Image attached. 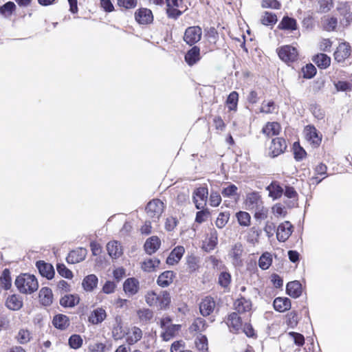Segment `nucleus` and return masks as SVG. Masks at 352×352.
Segmentation results:
<instances>
[{
  "instance_id": "obj_1",
  "label": "nucleus",
  "mask_w": 352,
  "mask_h": 352,
  "mask_svg": "<svg viewBox=\"0 0 352 352\" xmlns=\"http://www.w3.org/2000/svg\"><path fill=\"white\" fill-rule=\"evenodd\" d=\"M144 300L150 307L156 308L159 311L168 309L171 304V296L167 290L159 292L154 290L148 291L144 296Z\"/></svg>"
},
{
  "instance_id": "obj_2",
  "label": "nucleus",
  "mask_w": 352,
  "mask_h": 352,
  "mask_svg": "<svg viewBox=\"0 0 352 352\" xmlns=\"http://www.w3.org/2000/svg\"><path fill=\"white\" fill-rule=\"evenodd\" d=\"M14 283L18 290L22 294H30L38 288L36 278L30 274H21L15 279Z\"/></svg>"
},
{
  "instance_id": "obj_3",
  "label": "nucleus",
  "mask_w": 352,
  "mask_h": 352,
  "mask_svg": "<svg viewBox=\"0 0 352 352\" xmlns=\"http://www.w3.org/2000/svg\"><path fill=\"white\" fill-rule=\"evenodd\" d=\"M334 61L341 67H346L352 63V49L350 44L344 41L340 43L333 54Z\"/></svg>"
},
{
  "instance_id": "obj_4",
  "label": "nucleus",
  "mask_w": 352,
  "mask_h": 352,
  "mask_svg": "<svg viewBox=\"0 0 352 352\" xmlns=\"http://www.w3.org/2000/svg\"><path fill=\"white\" fill-rule=\"evenodd\" d=\"M276 52L280 59L288 65L296 62L299 58L298 50L290 45L279 47Z\"/></svg>"
},
{
  "instance_id": "obj_5",
  "label": "nucleus",
  "mask_w": 352,
  "mask_h": 352,
  "mask_svg": "<svg viewBox=\"0 0 352 352\" xmlns=\"http://www.w3.org/2000/svg\"><path fill=\"white\" fill-rule=\"evenodd\" d=\"M305 139L313 148H318L322 141V134L314 125L308 124L304 127Z\"/></svg>"
},
{
  "instance_id": "obj_6",
  "label": "nucleus",
  "mask_w": 352,
  "mask_h": 352,
  "mask_svg": "<svg viewBox=\"0 0 352 352\" xmlns=\"http://www.w3.org/2000/svg\"><path fill=\"white\" fill-rule=\"evenodd\" d=\"M165 209L164 203L160 199H153L146 205L145 211L147 216L153 221H157Z\"/></svg>"
},
{
  "instance_id": "obj_7",
  "label": "nucleus",
  "mask_w": 352,
  "mask_h": 352,
  "mask_svg": "<svg viewBox=\"0 0 352 352\" xmlns=\"http://www.w3.org/2000/svg\"><path fill=\"white\" fill-rule=\"evenodd\" d=\"M287 148L286 140L283 137L272 138L268 146V157L275 158L283 154Z\"/></svg>"
},
{
  "instance_id": "obj_8",
  "label": "nucleus",
  "mask_w": 352,
  "mask_h": 352,
  "mask_svg": "<svg viewBox=\"0 0 352 352\" xmlns=\"http://www.w3.org/2000/svg\"><path fill=\"white\" fill-rule=\"evenodd\" d=\"M134 19L140 25H148L153 23L154 15L151 9L142 7L135 11Z\"/></svg>"
},
{
  "instance_id": "obj_9",
  "label": "nucleus",
  "mask_w": 352,
  "mask_h": 352,
  "mask_svg": "<svg viewBox=\"0 0 352 352\" xmlns=\"http://www.w3.org/2000/svg\"><path fill=\"white\" fill-rule=\"evenodd\" d=\"M202 36V30L198 25L190 26L186 29L184 41L190 46L198 43Z\"/></svg>"
},
{
  "instance_id": "obj_10",
  "label": "nucleus",
  "mask_w": 352,
  "mask_h": 352,
  "mask_svg": "<svg viewBox=\"0 0 352 352\" xmlns=\"http://www.w3.org/2000/svg\"><path fill=\"white\" fill-rule=\"evenodd\" d=\"M208 189L206 186L197 188L192 194V201L197 210L203 208L206 204Z\"/></svg>"
},
{
  "instance_id": "obj_11",
  "label": "nucleus",
  "mask_w": 352,
  "mask_h": 352,
  "mask_svg": "<svg viewBox=\"0 0 352 352\" xmlns=\"http://www.w3.org/2000/svg\"><path fill=\"white\" fill-rule=\"evenodd\" d=\"M216 307V302L213 297L207 296L201 299L199 309V312L204 317H207L211 315Z\"/></svg>"
},
{
  "instance_id": "obj_12",
  "label": "nucleus",
  "mask_w": 352,
  "mask_h": 352,
  "mask_svg": "<svg viewBox=\"0 0 352 352\" xmlns=\"http://www.w3.org/2000/svg\"><path fill=\"white\" fill-rule=\"evenodd\" d=\"M166 4V13L169 19H177L183 13L179 10L183 0H165Z\"/></svg>"
},
{
  "instance_id": "obj_13",
  "label": "nucleus",
  "mask_w": 352,
  "mask_h": 352,
  "mask_svg": "<svg viewBox=\"0 0 352 352\" xmlns=\"http://www.w3.org/2000/svg\"><path fill=\"white\" fill-rule=\"evenodd\" d=\"M244 204L245 208L249 210H253L261 205H263V201L262 199L261 195H260V192L257 191H253L247 193L244 200Z\"/></svg>"
},
{
  "instance_id": "obj_14",
  "label": "nucleus",
  "mask_w": 352,
  "mask_h": 352,
  "mask_svg": "<svg viewBox=\"0 0 352 352\" xmlns=\"http://www.w3.org/2000/svg\"><path fill=\"white\" fill-rule=\"evenodd\" d=\"M239 314L238 312H232L228 316L226 319V324L230 332L233 333H239L243 327L242 319Z\"/></svg>"
},
{
  "instance_id": "obj_15",
  "label": "nucleus",
  "mask_w": 352,
  "mask_h": 352,
  "mask_svg": "<svg viewBox=\"0 0 352 352\" xmlns=\"http://www.w3.org/2000/svg\"><path fill=\"white\" fill-rule=\"evenodd\" d=\"M36 267L41 276L52 280L55 276V271L51 263L40 260L36 262Z\"/></svg>"
},
{
  "instance_id": "obj_16",
  "label": "nucleus",
  "mask_w": 352,
  "mask_h": 352,
  "mask_svg": "<svg viewBox=\"0 0 352 352\" xmlns=\"http://www.w3.org/2000/svg\"><path fill=\"white\" fill-rule=\"evenodd\" d=\"M124 337L129 345H133L142 338V331L138 327H131L124 332Z\"/></svg>"
},
{
  "instance_id": "obj_17",
  "label": "nucleus",
  "mask_w": 352,
  "mask_h": 352,
  "mask_svg": "<svg viewBox=\"0 0 352 352\" xmlns=\"http://www.w3.org/2000/svg\"><path fill=\"white\" fill-rule=\"evenodd\" d=\"M293 232V226L288 221L281 223L277 228L276 238L280 242L286 241Z\"/></svg>"
},
{
  "instance_id": "obj_18",
  "label": "nucleus",
  "mask_w": 352,
  "mask_h": 352,
  "mask_svg": "<svg viewBox=\"0 0 352 352\" xmlns=\"http://www.w3.org/2000/svg\"><path fill=\"white\" fill-rule=\"evenodd\" d=\"M243 252V247L241 243H236L232 245L229 256L232 258V263L234 266L241 267L243 265L242 257Z\"/></svg>"
},
{
  "instance_id": "obj_19",
  "label": "nucleus",
  "mask_w": 352,
  "mask_h": 352,
  "mask_svg": "<svg viewBox=\"0 0 352 352\" xmlns=\"http://www.w3.org/2000/svg\"><path fill=\"white\" fill-rule=\"evenodd\" d=\"M281 126L278 122H267L262 128L261 133L267 138H273L281 132Z\"/></svg>"
},
{
  "instance_id": "obj_20",
  "label": "nucleus",
  "mask_w": 352,
  "mask_h": 352,
  "mask_svg": "<svg viewBox=\"0 0 352 352\" xmlns=\"http://www.w3.org/2000/svg\"><path fill=\"white\" fill-rule=\"evenodd\" d=\"M201 58L200 48L198 46H193L187 51L184 56V60L189 66H193Z\"/></svg>"
},
{
  "instance_id": "obj_21",
  "label": "nucleus",
  "mask_w": 352,
  "mask_h": 352,
  "mask_svg": "<svg viewBox=\"0 0 352 352\" xmlns=\"http://www.w3.org/2000/svg\"><path fill=\"white\" fill-rule=\"evenodd\" d=\"M185 253V249L182 245H177L173 248L166 258V263L168 265L177 264Z\"/></svg>"
},
{
  "instance_id": "obj_22",
  "label": "nucleus",
  "mask_w": 352,
  "mask_h": 352,
  "mask_svg": "<svg viewBox=\"0 0 352 352\" xmlns=\"http://www.w3.org/2000/svg\"><path fill=\"white\" fill-rule=\"evenodd\" d=\"M123 289L129 296L136 294L140 290V283L134 277L126 278L123 283Z\"/></svg>"
},
{
  "instance_id": "obj_23",
  "label": "nucleus",
  "mask_w": 352,
  "mask_h": 352,
  "mask_svg": "<svg viewBox=\"0 0 352 352\" xmlns=\"http://www.w3.org/2000/svg\"><path fill=\"white\" fill-rule=\"evenodd\" d=\"M277 28L280 30L289 31L292 32L298 30L297 21L294 18L288 16H284L278 23Z\"/></svg>"
},
{
  "instance_id": "obj_24",
  "label": "nucleus",
  "mask_w": 352,
  "mask_h": 352,
  "mask_svg": "<svg viewBox=\"0 0 352 352\" xmlns=\"http://www.w3.org/2000/svg\"><path fill=\"white\" fill-rule=\"evenodd\" d=\"M176 274L173 271H164L159 275L157 284L161 287H167L173 283Z\"/></svg>"
},
{
  "instance_id": "obj_25",
  "label": "nucleus",
  "mask_w": 352,
  "mask_h": 352,
  "mask_svg": "<svg viewBox=\"0 0 352 352\" xmlns=\"http://www.w3.org/2000/svg\"><path fill=\"white\" fill-rule=\"evenodd\" d=\"M234 306L236 312L239 314H245L251 311L252 304L250 300L241 296L234 301Z\"/></svg>"
},
{
  "instance_id": "obj_26",
  "label": "nucleus",
  "mask_w": 352,
  "mask_h": 352,
  "mask_svg": "<svg viewBox=\"0 0 352 352\" xmlns=\"http://www.w3.org/2000/svg\"><path fill=\"white\" fill-rule=\"evenodd\" d=\"M86 249L79 248L72 250L66 257L68 263L75 264L83 261L86 256Z\"/></svg>"
},
{
  "instance_id": "obj_27",
  "label": "nucleus",
  "mask_w": 352,
  "mask_h": 352,
  "mask_svg": "<svg viewBox=\"0 0 352 352\" xmlns=\"http://www.w3.org/2000/svg\"><path fill=\"white\" fill-rule=\"evenodd\" d=\"M161 241L157 236H153L146 239L144 243V250L145 252L151 255L156 252L158 249L160 248Z\"/></svg>"
},
{
  "instance_id": "obj_28",
  "label": "nucleus",
  "mask_w": 352,
  "mask_h": 352,
  "mask_svg": "<svg viewBox=\"0 0 352 352\" xmlns=\"http://www.w3.org/2000/svg\"><path fill=\"white\" fill-rule=\"evenodd\" d=\"M327 166L326 164L320 163L317 165L314 168L315 175L310 179L312 184L317 185L320 183L322 180L327 176Z\"/></svg>"
},
{
  "instance_id": "obj_29",
  "label": "nucleus",
  "mask_w": 352,
  "mask_h": 352,
  "mask_svg": "<svg viewBox=\"0 0 352 352\" xmlns=\"http://www.w3.org/2000/svg\"><path fill=\"white\" fill-rule=\"evenodd\" d=\"M106 317V311L102 307H98L90 313L88 321L92 324H98L103 322Z\"/></svg>"
},
{
  "instance_id": "obj_30",
  "label": "nucleus",
  "mask_w": 352,
  "mask_h": 352,
  "mask_svg": "<svg viewBox=\"0 0 352 352\" xmlns=\"http://www.w3.org/2000/svg\"><path fill=\"white\" fill-rule=\"evenodd\" d=\"M52 324L55 328L63 331L69 327L70 320L67 316L58 314L53 317Z\"/></svg>"
},
{
  "instance_id": "obj_31",
  "label": "nucleus",
  "mask_w": 352,
  "mask_h": 352,
  "mask_svg": "<svg viewBox=\"0 0 352 352\" xmlns=\"http://www.w3.org/2000/svg\"><path fill=\"white\" fill-rule=\"evenodd\" d=\"M22 298L17 294H12L8 296L6 300V306L10 310L18 311L23 307Z\"/></svg>"
},
{
  "instance_id": "obj_32",
  "label": "nucleus",
  "mask_w": 352,
  "mask_h": 352,
  "mask_svg": "<svg viewBox=\"0 0 352 352\" xmlns=\"http://www.w3.org/2000/svg\"><path fill=\"white\" fill-rule=\"evenodd\" d=\"M312 61L320 69L328 68L331 63V57L324 53H318L312 57Z\"/></svg>"
},
{
  "instance_id": "obj_33",
  "label": "nucleus",
  "mask_w": 352,
  "mask_h": 352,
  "mask_svg": "<svg viewBox=\"0 0 352 352\" xmlns=\"http://www.w3.org/2000/svg\"><path fill=\"white\" fill-rule=\"evenodd\" d=\"M32 338V333L28 328H21L14 336L16 341L21 345L28 344Z\"/></svg>"
},
{
  "instance_id": "obj_34",
  "label": "nucleus",
  "mask_w": 352,
  "mask_h": 352,
  "mask_svg": "<svg viewBox=\"0 0 352 352\" xmlns=\"http://www.w3.org/2000/svg\"><path fill=\"white\" fill-rule=\"evenodd\" d=\"M182 325L181 324H173L169 327H167L166 329L162 331L161 338L164 341H169L174 338L181 331Z\"/></svg>"
},
{
  "instance_id": "obj_35",
  "label": "nucleus",
  "mask_w": 352,
  "mask_h": 352,
  "mask_svg": "<svg viewBox=\"0 0 352 352\" xmlns=\"http://www.w3.org/2000/svg\"><path fill=\"white\" fill-rule=\"evenodd\" d=\"M286 292L289 296L298 298L302 292V285L298 280L289 282L286 286Z\"/></svg>"
},
{
  "instance_id": "obj_36",
  "label": "nucleus",
  "mask_w": 352,
  "mask_h": 352,
  "mask_svg": "<svg viewBox=\"0 0 352 352\" xmlns=\"http://www.w3.org/2000/svg\"><path fill=\"white\" fill-rule=\"evenodd\" d=\"M218 243V233L216 230L212 229L208 237L206 239L203 244V248L206 252L213 250Z\"/></svg>"
},
{
  "instance_id": "obj_37",
  "label": "nucleus",
  "mask_w": 352,
  "mask_h": 352,
  "mask_svg": "<svg viewBox=\"0 0 352 352\" xmlns=\"http://www.w3.org/2000/svg\"><path fill=\"white\" fill-rule=\"evenodd\" d=\"M266 190L269 192V197L273 199L280 198L283 194V188L278 181H272Z\"/></svg>"
},
{
  "instance_id": "obj_38",
  "label": "nucleus",
  "mask_w": 352,
  "mask_h": 352,
  "mask_svg": "<svg viewBox=\"0 0 352 352\" xmlns=\"http://www.w3.org/2000/svg\"><path fill=\"white\" fill-rule=\"evenodd\" d=\"M38 298L42 305H51L53 302V293L52 289L47 287L41 288L38 294Z\"/></svg>"
},
{
  "instance_id": "obj_39",
  "label": "nucleus",
  "mask_w": 352,
  "mask_h": 352,
  "mask_svg": "<svg viewBox=\"0 0 352 352\" xmlns=\"http://www.w3.org/2000/svg\"><path fill=\"white\" fill-rule=\"evenodd\" d=\"M107 250L112 258H119L123 253L122 248L117 241H109L107 244Z\"/></svg>"
},
{
  "instance_id": "obj_40",
  "label": "nucleus",
  "mask_w": 352,
  "mask_h": 352,
  "mask_svg": "<svg viewBox=\"0 0 352 352\" xmlns=\"http://www.w3.org/2000/svg\"><path fill=\"white\" fill-rule=\"evenodd\" d=\"M136 314L139 322L144 324L149 323L154 316L153 311L148 308L140 309L137 311Z\"/></svg>"
},
{
  "instance_id": "obj_41",
  "label": "nucleus",
  "mask_w": 352,
  "mask_h": 352,
  "mask_svg": "<svg viewBox=\"0 0 352 352\" xmlns=\"http://www.w3.org/2000/svg\"><path fill=\"white\" fill-rule=\"evenodd\" d=\"M98 283V277L95 274H89L83 278L82 285L86 292H92L97 287Z\"/></svg>"
},
{
  "instance_id": "obj_42",
  "label": "nucleus",
  "mask_w": 352,
  "mask_h": 352,
  "mask_svg": "<svg viewBox=\"0 0 352 352\" xmlns=\"http://www.w3.org/2000/svg\"><path fill=\"white\" fill-rule=\"evenodd\" d=\"M275 310L279 312H284L290 309L291 301L288 298H276L273 302Z\"/></svg>"
},
{
  "instance_id": "obj_43",
  "label": "nucleus",
  "mask_w": 352,
  "mask_h": 352,
  "mask_svg": "<svg viewBox=\"0 0 352 352\" xmlns=\"http://www.w3.org/2000/svg\"><path fill=\"white\" fill-rule=\"evenodd\" d=\"M160 261L157 258H147L141 263V269L146 272H155L160 266Z\"/></svg>"
},
{
  "instance_id": "obj_44",
  "label": "nucleus",
  "mask_w": 352,
  "mask_h": 352,
  "mask_svg": "<svg viewBox=\"0 0 352 352\" xmlns=\"http://www.w3.org/2000/svg\"><path fill=\"white\" fill-rule=\"evenodd\" d=\"M80 298L77 294H67L60 299V304L63 307H74L79 303Z\"/></svg>"
},
{
  "instance_id": "obj_45",
  "label": "nucleus",
  "mask_w": 352,
  "mask_h": 352,
  "mask_svg": "<svg viewBox=\"0 0 352 352\" xmlns=\"http://www.w3.org/2000/svg\"><path fill=\"white\" fill-rule=\"evenodd\" d=\"M261 230L255 226L251 227L246 232L245 240L248 243L254 245L258 242Z\"/></svg>"
},
{
  "instance_id": "obj_46",
  "label": "nucleus",
  "mask_w": 352,
  "mask_h": 352,
  "mask_svg": "<svg viewBox=\"0 0 352 352\" xmlns=\"http://www.w3.org/2000/svg\"><path fill=\"white\" fill-rule=\"evenodd\" d=\"M0 287L4 290H8L12 287L11 273L9 269L6 268L0 276Z\"/></svg>"
},
{
  "instance_id": "obj_47",
  "label": "nucleus",
  "mask_w": 352,
  "mask_h": 352,
  "mask_svg": "<svg viewBox=\"0 0 352 352\" xmlns=\"http://www.w3.org/2000/svg\"><path fill=\"white\" fill-rule=\"evenodd\" d=\"M206 327V320L200 317L196 318L189 327V331L191 333H197L204 331Z\"/></svg>"
},
{
  "instance_id": "obj_48",
  "label": "nucleus",
  "mask_w": 352,
  "mask_h": 352,
  "mask_svg": "<svg viewBox=\"0 0 352 352\" xmlns=\"http://www.w3.org/2000/svg\"><path fill=\"white\" fill-rule=\"evenodd\" d=\"M239 102V94L236 91H233L228 95L226 100V104L227 105L229 111H237Z\"/></svg>"
},
{
  "instance_id": "obj_49",
  "label": "nucleus",
  "mask_w": 352,
  "mask_h": 352,
  "mask_svg": "<svg viewBox=\"0 0 352 352\" xmlns=\"http://www.w3.org/2000/svg\"><path fill=\"white\" fill-rule=\"evenodd\" d=\"M322 28L327 32L335 31L338 26V19L334 16H326L322 19Z\"/></svg>"
},
{
  "instance_id": "obj_50",
  "label": "nucleus",
  "mask_w": 352,
  "mask_h": 352,
  "mask_svg": "<svg viewBox=\"0 0 352 352\" xmlns=\"http://www.w3.org/2000/svg\"><path fill=\"white\" fill-rule=\"evenodd\" d=\"M187 271L189 273H194L197 271L200 267L199 258L194 254L188 255L186 257Z\"/></svg>"
},
{
  "instance_id": "obj_51",
  "label": "nucleus",
  "mask_w": 352,
  "mask_h": 352,
  "mask_svg": "<svg viewBox=\"0 0 352 352\" xmlns=\"http://www.w3.org/2000/svg\"><path fill=\"white\" fill-rule=\"evenodd\" d=\"M16 6L12 1H8L0 6V14L5 18L10 17L16 11Z\"/></svg>"
},
{
  "instance_id": "obj_52",
  "label": "nucleus",
  "mask_w": 352,
  "mask_h": 352,
  "mask_svg": "<svg viewBox=\"0 0 352 352\" xmlns=\"http://www.w3.org/2000/svg\"><path fill=\"white\" fill-rule=\"evenodd\" d=\"M199 210H200L197 211L196 213L195 222L198 224H201L207 221L210 218L211 212L208 208L205 207Z\"/></svg>"
},
{
  "instance_id": "obj_53",
  "label": "nucleus",
  "mask_w": 352,
  "mask_h": 352,
  "mask_svg": "<svg viewBox=\"0 0 352 352\" xmlns=\"http://www.w3.org/2000/svg\"><path fill=\"white\" fill-rule=\"evenodd\" d=\"M227 186L223 187L221 195L223 197L231 198L238 196V187L231 183H226Z\"/></svg>"
},
{
  "instance_id": "obj_54",
  "label": "nucleus",
  "mask_w": 352,
  "mask_h": 352,
  "mask_svg": "<svg viewBox=\"0 0 352 352\" xmlns=\"http://www.w3.org/2000/svg\"><path fill=\"white\" fill-rule=\"evenodd\" d=\"M278 21V18L276 14L265 12L261 18V23L266 26L275 25Z\"/></svg>"
},
{
  "instance_id": "obj_55",
  "label": "nucleus",
  "mask_w": 352,
  "mask_h": 352,
  "mask_svg": "<svg viewBox=\"0 0 352 352\" xmlns=\"http://www.w3.org/2000/svg\"><path fill=\"white\" fill-rule=\"evenodd\" d=\"M272 263V256L270 252H264L258 259V266L262 270H267Z\"/></svg>"
},
{
  "instance_id": "obj_56",
  "label": "nucleus",
  "mask_w": 352,
  "mask_h": 352,
  "mask_svg": "<svg viewBox=\"0 0 352 352\" xmlns=\"http://www.w3.org/2000/svg\"><path fill=\"white\" fill-rule=\"evenodd\" d=\"M236 217L240 226L248 227L250 225L251 217L248 212L245 211H239L236 212Z\"/></svg>"
},
{
  "instance_id": "obj_57",
  "label": "nucleus",
  "mask_w": 352,
  "mask_h": 352,
  "mask_svg": "<svg viewBox=\"0 0 352 352\" xmlns=\"http://www.w3.org/2000/svg\"><path fill=\"white\" fill-rule=\"evenodd\" d=\"M83 344V340L79 334L72 335L68 340V344L71 349H78Z\"/></svg>"
},
{
  "instance_id": "obj_58",
  "label": "nucleus",
  "mask_w": 352,
  "mask_h": 352,
  "mask_svg": "<svg viewBox=\"0 0 352 352\" xmlns=\"http://www.w3.org/2000/svg\"><path fill=\"white\" fill-rule=\"evenodd\" d=\"M195 346L197 349L200 352H208V339L206 336L201 335L198 337L195 342Z\"/></svg>"
},
{
  "instance_id": "obj_59",
  "label": "nucleus",
  "mask_w": 352,
  "mask_h": 352,
  "mask_svg": "<svg viewBox=\"0 0 352 352\" xmlns=\"http://www.w3.org/2000/svg\"><path fill=\"white\" fill-rule=\"evenodd\" d=\"M285 322L287 325L291 328H295L298 324V314L295 311L289 312L285 316Z\"/></svg>"
},
{
  "instance_id": "obj_60",
  "label": "nucleus",
  "mask_w": 352,
  "mask_h": 352,
  "mask_svg": "<svg viewBox=\"0 0 352 352\" xmlns=\"http://www.w3.org/2000/svg\"><path fill=\"white\" fill-rule=\"evenodd\" d=\"M253 210H255L254 217L256 220H264L266 219L268 217V208L265 207L263 204L261 205Z\"/></svg>"
},
{
  "instance_id": "obj_61",
  "label": "nucleus",
  "mask_w": 352,
  "mask_h": 352,
  "mask_svg": "<svg viewBox=\"0 0 352 352\" xmlns=\"http://www.w3.org/2000/svg\"><path fill=\"white\" fill-rule=\"evenodd\" d=\"M56 270L58 274L62 277L67 279H72L74 277L73 272L63 263H57Z\"/></svg>"
},
{
  "instance_id": "obj_62",
  "label": "nucleus",
  "mask_w": 352,
  "mask_h": 352,
  "mask_svg": "<svg viewBox=\"0 0 352 352\" xmlns=\"http://www.w3.org/2000/svg\"><path fill=\"white\" fill-rule=\"evenodd\" d=\"M303 78L310 79L316 74V68L311 63H308L302 67Z\"/></svg>"
},
{
  "instance_id": "obj_63",
  "label": "nucleus",
  "mask_w": 352,
  "mask_h": 352,
  "mask_svg": "<svg viewBox=\"0 0 352 352\" xmlns=\"http://www.w3.org/2000/svg\"><path fill=\"white\" fill-rule=\"evenodd\" d=\"M293 148L294 157L296 161H300L306 157L307 153L305 150L300 146L299 142H294Z\"/></svg>"
},
{
  "instance_id": "obj_64",
  "label": "nucleus",
  "mask_w": 352,
  "mask_h": 352,
  "mask_svg": "<svg viewBox=\"0 0 352 352\" xmlns=\"http://www.w3.org/2000/svg\"><path fill=\"white\" fill-rule=\"evenodd\" d=\"M230 219V213L228 212H220L215 221V225L218 228H223L226 226Z\"/></svg>"
}]
</instances>
